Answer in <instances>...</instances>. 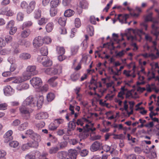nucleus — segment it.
<instances>
[{"label": "nucleus", "mask_w": 159, "mask_h": 159, "mask_svg": "<svg viewBox=\"0 0 159 159\" xmlns=\"http://www.w3.org/2000/svg\"><path fill=\"white\" fill-rule=\"evenodd\" d=\"M26 71L28 73H27L24 75L25 79L26 80L30 79L31 75H36L38 73V71L36 70V67L35 66H28L26 68Z\"/></svg>", "instance_id": "nucleus-1"}, {"label": "nucleus", "mask_w": 159, "mask_h": 159, "mask_svg": "<svg viewBox=\"0 0 159 159\" xmlns=\"http://www.w3.org/2000/svg\"><path fill=\"white\" fill-rule=\"evenodd\" d=\"M22 104L24 106H29L32 107H34L36 105V99L32 95L30 96L23 101Z\"/></svg>", "instance_id": "nucleus-2"}, {"label": "nucleus", "mask_w": 159, "mask_h": 159, "mask_svg": "<svg viewBox=\"0 0 159 159\" xmlns=\"http://www.w3.org/2000/svg\"><path fill=\"white\" fill-rule=\"evenodd\" d=\"M25 106L23 105L22 104V106L20 107L19 110L24 119L27 120L30 117V112L29 110L25 107Z\"/></svg>", "instance_id": "nucleus-3"}, {"label": "nucleus", "mask_w": 159, "mask_h": 159, "mask_svg": "<svg viewBox=\"0 0 159 159\" xmlns=\"http://www.w3.org/2000/svg\"><path fill=\"white\" fill-rule=\"evenodd\" d=\"M32 86L35 89H39L42 85V82L40 78L38 77H34L30 81Z\"/></svg>", "instance_id": "nucleus-4"}, {"label": "nucleus", "mask_w": 159, "mask_h": 159, "mask_svg": "<svg viewBox=\"0 0 159 159\" xmlns=\"http://www.w3.org/2000/svg\"><path fill=\"white\" fill-rule=\"evenodd\" d=\"M38 146V144L35 142H30L23 144L21 147L22 150L25 151L31 148H37Z\"/></svg>", "instance_id": "nucleus-5"}, {"label": "nucleus", "mask_w": 159, "mask_h": 159, "mask_svg": "<svg viewBox=\"0 0 159 159\" xmlns=\"http://www.w3.org/2000/svg\"><path fill=\"white\" fill-rule=\"evenodd\" d=\"M4 94L7 96H11L14 93V90L9 85H7L4 87L3 89Z\"/></svg>", "instance_id": "nucleus-6"}, {"label": "nucleus", "mask_w": 159, "mask_h": 159, "mask_svg": "<svg viewBox=\"0 0 159 159\" xmlns=\"http://www.w3.org/2000/svg\"><path fill=\"white\" fill-rule=\"evenodd\" d=\"M43 43V38L41 36L36 37L33 40V44L35 48L41 46Z\"/></svg>", "instance_id": "nucleus-7"}, {"label": "nucleus", "mask_w": 159, "mask_h": 159, "mask_svg": "<svg viewBox=\"0 0 159 159\" xmlns=\"http://www.w3.org/2000/svg\"><path fill=\"white\" fill-rule=\"evenodd\" d=\"M89 126L88 124H86L85 127H84V130L83 132L80 133V138L83 139H86L89 136L88 132L90 131L91 129H88L87 127Z\"/></svg>", "instance_id": "nucleus-8"}, {"label": "nucleus", "mask_w": 159, "mask_h": 159, "mask_svg": "<svg viewBox=\"0 0 159 159\" xmlns=\"http://www.w3.org/2000/svg\"><path fill=\"white\" fill-rule=\"evenodd\" d=\"M12 131L11 130H10L6 132L4 134L3 138L4 139V142L5 143H7L12 140L13 137L12 136Z\"/></svg>", "instance_id": "nucleus-9"}, {"label": "nucleus", "mask_w": 159, "mask_h": 159, "mask_svg": "<svg viewBox=\"0 0 159 159\" xmlns=\"http://www.w3.org/2000/svg\"><path fill=\"white\" fill-rule=\"evenodd\" d=\"M129 15L128 14H125L123 15L122 14H119L117 17V19L121 23H125L126 24L127 20L129 18Z\"/></svg>", "instance_id": "nucleus-10"}, {"label": "nucleus", "mask_w": 159, "mask_h": 159, "mask_svg": "<svg viewBox=\"0 0 159 159\" xmlns=\"http://www.w3.org/2000/svg\"><path fill=\"white\" fill-rule=\"evenodd\" d=\"M102 144L99 142L96 141L91 146L90 149L92 152H95L100 149Z\"/></svg>", "instance_id": "nucleus-11"}, {"label": "nucleus", "mask_w": 159, "mask_h": 159, "mask_svg": "<svg viewBox=\"0 0 159 159\" xmlns=\"http://www.w3.org/2000/svg\"><path fill=\"white\" fill-rule=\"evenodd\" d=\"M58 71V69L55 67H50L47 68L44 71L45 73L50 75H56Z\"/></svg>", "instance_id": "nucleus-12"}, {"label": "nucleus", "mask_w": 159, "mask_h": 159, "mask_svg": "<svg viewBox=\"0 0 159 159\" xmlns=\"http://www.w3.org/2000/svg\"><path fill=\"white\" fill-rule=\"evenodd\" d=\"M48 114L46 112H41L37 114L35 116L36 119L40 120L46 119L48 117Z\"/></svg>", "instance_id": "nucleus-13"}, {"label": "nucleus", "mask_w": 159, "mask_h": 159, "mask_svg": "<svg viewBox=\"0 0 159 159\" xmlns=\"http://www.w3.org/2000/svg\"><path fill=\"white\" fill-rule=\"evenodd\" d=\"M77 151L75 150H69L67 155L70 159H76L77 156Z\"/></svg>", "instance_id": "nucleus-14"}, {"label": "nucleus", "mask_w": 159, "mask_h": 159, "mask_svg": "<svg viewBox=\"0 0 159 159\" xmlns=\"http://www.w3.org/2000/svg\"><path fill=\"white\" fill-rule=\"evenodd\" d=\"M29 87L28 84L22 83L18 85L16 87V89L18 91H22L28 89Z\"/></svg>", "instance_id": "nucleus-15"}, {"label": "nucleus", "mask_w": 159, "mask_h": 159, "mask_svg": "<svg viewBox=\"0 0 159 159\" xmlns=\"http://www.w3.org/2000/svg\"><path fill=\"white\" fill-rule=\"evenodd\" d=\"M35 4V2L34 1H32L30 3L29 5H28L26 9V11L28 13H30L33 11L34 9Z\"/></svg>", "instance_id": "nucleus-16"}, {"label": "nucleus", "mask_w": 159, "mask_h": 159, "mask_svg": "<svg viewBox=\"0 0 159 159\" xmlns=\"http://www.w3.org/2000/svg\"><path fill=\"white\" fill-rule=\"evenodd\" d=\"M152 30L151 31V33L156 37H157L159 35L158 27L156 26L154 24L152 25Z\"/></svg>", "instance_id": "nucleus-17"}, {"label": "nucleus", "mask_w": 159, "mask_h": 159, "mask_svg": "<svg viewBox=\"0 0 159 159\" xmlns=\"http://www.w3.org/2000/svg\"><path fill=\"white\" fill-rule=\"evenodd\" d=\"M45 59L42 63L43 66L45 67L51 66L52 64V61L47 56L45 57Z\"/></svg>", "instance_id": "nucleus-18"}, {"label": "nucleus", "mask_w": 159, "mask_h": 159, "mask_svg": "<svg viewBox=\"0 0 159 159\" xmlns=\"http://www.w3.org/2000/svg\"><path fill=\"white\" fill-rule=\"evenodd\" d=\"M78 150H77L78 152L80 153V155L82 157H85L88 154V151L86 149H82L80 147H77Z\"/></svg>", "instance_id": "nucleus-19"}, {"label": "nucleus", "mask_w": 159, "mask_h": 159, "mask_svg": "<svg viewBox=\"0 0 159 159\" xmlns=\"http://www.w3.org/2000/svg\"><path fill=\"white\" fill-rule=\"evenodd\" d=\"M22 31L21 36L22 38H24L27 37L30 34V30L28 29H26Z\"/></svg>", "instance_id": "nucleus-20"}, {"label": "nucleus", "mask_w": 159, "mask_h": 159, "mask_svg": "<svg viewBox=\"0 0 159 159\" xmlns=\"http://www.w3.org/2000/svg\"><path fill=\"white\" fill-rule=\"evenodd\" d=\"M35 135H34L31 138L32 139L34 140V141H30V142H35L39 144L38 143L40 142L41 140V136L36 133L35 134Z\"/></svg>", "instance_id": "nucleus-21"}, {"label": "nucleus", "mask_w": 159, "mask_h": 159, "mask_svg": "<svg viewBox=\"0 0 159 159\" xmlns=\"http://www.w3.org/2000/svg\"><path fill=\"white\" fill-rule=\"evenodd\" d=\"M67 157V152L64 151L59 152L57 154V157L61 159H63Z\"/></svg>", "instance_id": "nucleus-22"}, {"label": "nucleus", "mask_w": 159, "mask_h": 159, "mask_svg": "<svg viewBox=\"0 0 159 159\" xmlns=\"http://www.w3.org/2000/svg\"><path fill=\"white\" fill-rule=\"evenodd\" d=\"M67 17L63 16L61 17L58 20L59 24L62 26H64L66 24Z\"/></svg>", "instance_id": "nucleus-23"}, {"label": "nucleus", "mask_w": 159, "mask_h": 159, "mask_svg": "<svg viewBox=\"0 0 159 159\" xmlns=\"http://www.w3.org/2000/svg\"><path fill=\"white\" fill-rule=\"evenodd\" d=\"M75 12L74 11L70 9L66 10L64 13V16L65 17H69L73 15Z\"/></svg>", "instance_id": "nucleus-24"}, {"label": "nucleus", "mask_w": 159, "mask_h": 159, "mask_svg": "<svg viewBox=\"0 0 159 159\" xmlns=\"http://www.w3.org/2000/svg\"><path fill=\"white\" fill-rule=\"evenodd\" d=\"M80 76V74L74 72L70 75V79L73 81H75L79 78Z\"/></svg>", "instance_id": "nucleus-25"}, {"label": "nucleus", "mask_w": 159, "mask_h": 159, "mask_svg": "<svg viewBox=\"0 0 159 159\" xmlns=\"http://www.w3.org/2000/svg\"><path fill=\"white\" fill-rule=\"evenodd\" d=\"M20 58L23 60H27L31 57L30 54L27 53H23L19 56Z\"/></svg>", "instance_id": "nucleus-26"}, {"label": "nucleus", "mask_w": 159, "mask_h": 159, "mask_svg": "<svg viewBox=\"0 0 159 159\" xmlns=\"http://www.w3.org/2000/svg\"><path fill=\"white\" fill-rule=\"evenodd\" d=\"M60 3V0H52L50 3L51 7H57Z\"/></svg>", "instance_id": "nucleus-27"}, {"label": "nucleus", "mask_w": 159, "mask_h": 159, "mask_svg": "<svg viewBox=\"0 0 159 159\" xmlns=\"http://www.w3.org/2000/svg\"><path fill=\"white\" fill-rule=\"evenodd\" d=\"M36 154L38 155L39 157V159H48L46 158V157L48 155V154L46 152H43L42 154L38 151H36Z\"/></svg>", "instance_id": "nucleus-28"}, {"label": "nucleus", "mask_w": 159, "mask_h": 159, "mask_svg": "<svg viewBox=\"0 0 159 159\" xmlns=\"http://www.w3.org/2000/svg\"><path fill=\"white\" fill-rule=\"evenodd\" d=\"M87 30L89 34L91 36L94 35V30L93 27V26L88 25L87 27Z\"/></svg>", "instance_id": "nucleus-29"}, {"label": "nucleus", "mask_w": 159, "mask_h": 159, "mask_svg": "<svg viewBox=\"0 0 159 159\" xmlns=\"http://www.w3.org/2000/svg\"><path fill=\"white\" fill-rule=\"evenodd\" d=\"M44 101V97L43 96H40L38 99V101H36V106L40 107L43 104Z\"/></svg>", "instance_id": "nucleus-30"}, {"label": "nucleus", "mask_w": 159, "mask_h": 159, "mask_svg": "<svg viewBox=\"0 0 159 159\" xmlns=\"http://www.w3.org/2000/svg\"><path fill=\"white\" fill-rule=\"evenodd\" d=\"M47 100L48 102L52 101L55 98V94L52 93H49L47 95Z\"/></svg>", "instance_id": "nucleus-31"}, {"label": "nucleus", "mask_w": 159, "mask_h": 159, "mask_svg": "<svg viewBox=\"0 0 159 159\" xmlns=\"http://www.w3.org/2000/svg\"><path fill=\"white\" fill-rule=\"evenodd\" d=\"M40 52L41 55L47 56V55L48 54V50L47 47L44 46L41 48L40 50Z\"/></svg>", "instance_id": "nucleus-32"}, {"label": "nucleus", "mask_w": 159, "mask_h": 159, "mask_svg": "<svg viewBox=\"0 0 159 159\" xmlns=\"http://www.w3.org/2000/svg\"><path fill=\"white\" fill-rule=\"evenodd\" d=\"M54 25L52 23H49L46 26V31L48 32H51L53 28Z\"/></svg>", "instance_id": "nucleus-33"}, {"label": "nucleus", "mask_w": 159, "mask_h": 159, "mask_svg": "<svg viewBox=\"0 0 159 159\" xmlns=\"http://www.w3.org/2000/svg\"><path fill=\"white\" fill-rule=\"evenodd\" d=\"M28 122H25L20 125L18 127V129L20 131H23L28 126Z\"/></svg>", "instance_id": "nucleus-34"}, {"label": "nucleus", "mask_w": 159, "mask_h": 159, "mask_svg": "<svg viewBox=\"0 0 159 159\" xmlns=\"http://www.w3.org/2000/svg\"><path fill=\"white\" fill-rule=\"evenodd\" d=\"M57 51L58 54L64 55L65 52V49L62 47H57Z\"/></svg>", "instance_id": "nucleus-35"}, {"label": "nucleus", "mask_w": 159, "mask_h": 159, "mask_svg": "<svg viewBox=\"0 0 159 159\" xmlns=\"http://www.w3.org/2000/svg\"><path fill=\"white\" fill-rule=\"evenodd\" d=\"M80 6L83 9H86L88 7V3L85 0L81 1L79 3Z\"/></svg>", "instance_id": "nucleus-36"}, {"label": "nucleus", "mask_w": 159, "mask_h": 159, "mask_svg": "<svg viewBox=\"0 0 159 159\" xmlns=\"http://www.w3.org/2000/svg\"><path fill=\"white\" fill-rule=\"evenodd\" d=\"M76 127L75 122L73 121H70L68 124V128L74 130Z\"/></svg>", "instance_id": "nucleus-37"}, {"label": "nucleus", "mask_w": 159, "mask_h": 159, "mask_svg": "<svg viewBox=\"0 0 159 159\" xmlns=\"http://www.w3.org/2000/svg\"><path fill=\"white\" fill-rule=\"evenodd\" d=\"M134 32L139 37H141L142 35L146 34V33L144 32L142 30L137 29L135 30Z\"/></svg>", "instance_id": "nucleus-38"}, {"label": "nucleus", "mask_w": 159, "mask_h": 159, "mask_svg": "<svg viewBox=\"0 0 159 159\" xmlns=\"http://www.w3.org/2000/svg\"><path fill=\"white\" fill-rule=\"evenodd\" d=\"M59 148L57 147L51 148L49 150V152L50 154L56 153L59 150Z\"/></svg>", "instance_id": "nucleus-39"}, {"label": "nucleus", "mask_w": 159, "mask_h": 159, "mask_svg": "<svg viewBox=\"0 0 159 159\" xmlns=\"http://www.w3.org/2000/svg\"><path fill=\"white\" fill-rule=\"evenodd\" d=\"M50 12L51 16H55L57 13V10L56 7H51Z\"/></svg>", "instance_id": "nucleus-40"}, {"label": "nucleus", "mask_w": 159, "mask_h": 159, "mask_svg": "<svg viewBox=\"0 0 159 159\" xmlns=\"http://www.w3.org/2000/svg\"><path fill=\"white\" fill-rule=\"evenodd\" d=\"M37 154L34 153H30L26 155L25 158L26 159H35V155Z\"/></svg>", "instance_id": "nucleus-41"}, {"label": "nucleus", "mask_w": 159, "mask_h": 159, "mask_svg": "<svg viewBox=\"0 0 159 159\" xmlns=\"http://www.w3.org/2000/svg\"><path fill=\"white\" fill-rule=\"evenodd\" d=\"M79 48V46L78 45H76L72 47L71 51L72 55H75L76 54Z\"/></svg>", "instance_id": "nucleus-42"}, {"label": "nucleus", "mask_w": 159, "mask_h": 159, "mask_svg": "<svg viewBox=\"0 0 159 159\" xmlns=\"http://www.w3.org/2000/svg\"><path fill=\"white\" fill-rule=\"evenodd\" d=\"M35 133H36L34 132L32 130L30 129L27 130L25 133V134L31 138L34 135H35Z\"/></svg>", "instance_id": "nucleus-43"}, {"label": "nucleus", "mask_w": 159, "mask_h": 159, "mask_svg": "<svg viewBox=\"0 0 159 159\" xmlns=\"http://www.w3.org/2000/svg\"><path fill=\"white\" fill-rule=\"evenodd\" d=\"M82 119L84 120L85 121H88L85 118L83 117L82 119H78L76 122H75V124H76L77 125H80L81 126H83L84 124Z\"/></svg>", "instance_id": "nucleus-44"}, {"label": "nucleus", "mask_w": 159, "mask_h": 159, "mask_svg": "<svg viewBox=\"0 0 159 159\" xmlns=\"http://www.w3.org/2000/svg\"><path fill=\"white\" fill-rule=\"evenodd\" d=\"M15 24V22L13 20L10 21L7 24L6 26V28L7 29H9L12 27H14Z\"/></svg>", "instance_id": "nucleus-45"}, {"label": "nucleus", "mask_w": 159, "mask_h": 159, "mask_svg": "<svg viewBox=\"0 0 159 159\" xmlns=\"http://www.w3.org/2000/svg\"><path fill=\"white\" fill-rule=\"evenodd\" d=\"M24 17V14L21 12H19L17 14L16 19L18 21H22L23 20Z\"/></svg>", "instance_id": "nucleus-46"}, {"label": "nucleus", "mask_w": 159, "mask_h": 159, "mask_svg": "<svg viewBox=\"0 0 159 159\" xmlns=\"http://www.w3.org/2000/svg\"><path fill=\"white\" fill-rule=\"evenodd\" d=\"M41 16V11L40 10H35L34 12V17L36 19H38Z\"/></svg>", "instance_id": "nucleus-47"}, {"label": "nucleus", "mask_w": 159, "mask_h": 159, "mask_svg": "<svg viewBox=\"0 0 159 159\" xmlns=\"http://www.w3.org/2000/svg\"><path fill=\"white\" fill-rule=\"evenodd\" d=\"M19 143L15 141H12L10 142L9 143V145L11 147L14 148L17 147L19 145Z\"/></svg>", "instance_id": "nucleus-48"}, {"label": "nucleus", "mask_w": 159, "mask_h": 159, "mask_svg": "<svg viewBox=\"0 0 159 159\" xmlns=\"http://www.w3.org/2000/svg\"><path fill=\"white\" fill-rule=\"evenodd\" d=\"M48 21V20L47 19L42 18L40 20H39L38 23L39 25H42L45 24Z\"/></svg>", "instance_id": "nucleus-49"}, {"label": "nucleus", "mask_w": 159, "mask_h": 159, "mask_svg": "<svg viewBox=\"0 0 159 159\" xmlns=\"http://www.w3.org/2000/svg\"><path fill=\"white\" fill-rule=\"evenodd\" d=\"M10 50L8 49H3L0 51V54L1 55H6L10 52Z\"/></svg>", "instance_id": "nucleus-50"}, {"label": "nucleus", "mask_w": 159, "mask_h": 159, "mask_svg": "<svg viewBox=\"0 0 159 159\" xmlns=\"http://www.w3.org/2000/svg\"><path fill=\"white\" fill-rule=\"evenodd\" d=\"M43 43L46 44L50 43L52 42L51 39L49 37L46 36L43 38Z\"/></svg>", "instance_id": "nucleus-51"}, {"label": "nucleus", "mask_w": 159, "mask_h": 159, "mask_svg": "<svg viewBox=\"0 0 159 159\" xmlns=\"http://www.w3.org/2000/svg\"><path fill=\"white\" fill-rule=\"evenodd\" d=\"M5 43L6 42L7 43H11L12 41V37L9 35H6L5 38Z\"/></svg>", "instance_id": "nucleus-52"}, {"label": "nucleus", "mask_w": 159, "mask_h": 159, "mask_svg": "<svg viewBox=\"0 0 159 159\" xmlns=\"http://www.w3.org/2000/svg\"><path fill=\"white\" fill-rule=\"evenodd\" d=\"M64 121V120L63 119H55L54 121V123L57 125L58 127L59 125L61 124H62Z\"/></svg>", "instance_id": "nucleus-53"}, {"label": "nucleus", "mask_w": 159, "mask_h": 159, "mask_svg": "<svg viewBox=\"0 0 159 159\" xmlns=\"http://www.w3.org/2000/svg\"><path fill=\"white\" fill-rule=\"evenodd\" d=\"M32 24V23L31 21H28L25 22L23 23L22 28V29L23 30L24 28L25 27H29L31 26Z\"/></svg>", "instance_id": "nucleus-54"}, {"label": "nucleus", "mask_w": 159, "mask_h": 159, "mask_svg": "<svg viewBox=\"0 0 159 159\" xmlns=\"http://www.w3.org/2000/svg\"><path fill=\"white\" fill-rule=\"evenodd\" d=\"M9 34L11 35H13L16 32L17 30V28L16 26H14L9 29Z\"/></svg>", "instance_id": "nucleus-55"}, {"label": "nucleus", "mask_w": 159, "mask_h": 159, "mask_svg": "<svg viewBox=\"0 0 159 159\" xmlns=\"http://www.w3.org/2000/svg\"><path fill=\"white\" fill-rule=\"evenodd\" d=\"M75 26L76 28H79L81 26V24L80 20L78 18H76L75 21Z\"/></svg>", "instance_id": "nucleus-56"}, {"label": "nucleus", "mask_w": 159, "mask_h": 159, "mask_svg": "<svg viewBox=\"0 0 159 159\" xmlns=\"http://www.w3.org/2000/svg\"><path fill=\"white\" fill-rule=\"evenodd\" d=\"M78 141L75 139H69L68 142L70 144L75 145L78 143Z\"/></svg>", "instance_id": "nucleus-57"}, {"label": "nucleus", "mask_w": 159, "mask_h": 159, "mask_svg": "<svg viewBox=\"0 0 159 159\" xmlns=\"http://www.w3.org/2000/svg\"><path fill=\"white\" fill-rule=\"evenodd\" d=\"M45 56L41 55V56H39L37 58L38 61L39 62H42L45 59Z\"/></svg>", "instance_id": "nucleus-58"}, {"label": "nucleus", "mask_w": 159, "mask_h": 159, "mask_svg": "<svg viewBox=\"0 0 159 159\" xmlns=\"http://www.w3.org/2000/svg\"><path fill=\"white\" fill-rule=\"evenodd\" d=\"M7 105L6 103L0 104V110H6L7 108Z\"/></svg>", "instance_id": "nucleus-59"}, {"label": "nucleus", "mask_w": 159, "mask_h": 159, "mask_svg": "<svg viewBox=\"0 0 159 159\" xmlns=\"http://www.w3.org/2000/svg\"><path fill=\"white\" fill-rule=\"evenodd\" d=\"M58 127L57 125H56L54 123L53 124H50L49 126V129L51 130H55Z\"/></svg>", "instance_id": "nucleus-60"}, {"label": "nucleus", "mask_w": 159, "mask_h": 159, "mask_svg": "<svg viewBox=\"0 0 159 159\" xmlns=\"http://www.w3.org/2000/svg\"><path fill=\"white\" fill-rule=\"evenodd\" d=\"M6 152L3 150H0V158L6 159L5 156L6 155Z\"/></svg>", "instance_id": "nucleus-61"}, {"label": "nucleus", "mask_w": 159, "mask_h": 159, "mask_svg": "<svg viewBox=\"0 0 159 159\" xmlns=\"http://www.w3.org/2000/svg\"><path fill=\"white\" fill-rule=\"evenodd\" d=\"M71 0H63L62 3L65 6H68L70 4Z\"/></svg>", "instance_id": "nucleus-62"}, {"label": "nucleus", "mask_w": 159, "mask_h": 159, "mask_svg": "<svg viewBox=\"0 0 159 159\" xmlns=\"http://www.w3.org/2000/svg\"><path fill=\"white\" fill-rule=\"evenodd\" d=\"M152 13H150L145 18L146 21H151L152 20Z\"/></svg>", "instance_id": "nucleus-63"}, {"label": "nucleus", "mask_w": 159, "mask_h": 159, "mask_svg": "<svg viewBox=\"0 0 159 159\" xmlns=\"http://www.w3.org/2000/svg\"><path fill=\"white\" fill-rule=\"evenodd\" d=\"M28 5V4L26 2L23 1L21 3L20 6L23 9H27Z\"/></svg>", "instance_id": "nucleus-64"}]
</instances>
